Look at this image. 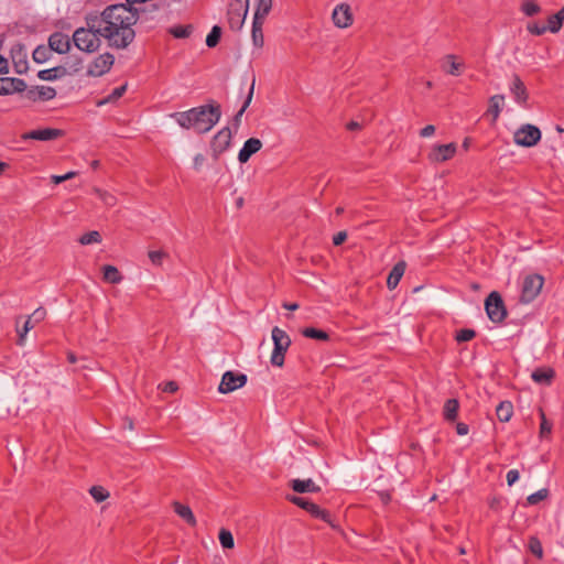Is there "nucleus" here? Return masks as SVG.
I'll list each match as a JSON object with an SVG mask.
<instances>
[{"instance_id":"nucleus-1","label":"nucleus","mask_w":564,"mask_h":564,"mask_svg":"<svg viewBox=\"0 0 564 564\" xmlns=\"http://www.w3.org/2000/svg\"><path fill=\"white\" fill-rule=\"evenodd\" d=\"M138 21V12L119 3L108 6L100 14L91 13V26L99 28L101 36L110 46L127 47L134 39L133 24Z\"/></svg>"},{"instance_id":"nucleus-2","label":"nucleus","mask_w":564,"mask_h":564,"mask_svg":"<svg viewBox=\"0 0 564 564\" xmlns=\"http://www.w3.org/2000/svg\"><path fill=\"white\" fill-rule=\"evenodd\" d=\"M183 129H193L202 134L214 128L221 117L220 105L215 100L208 104L194 107L186 111L173 112L170 115Z\"/></svg>"},{"instance_id":"nucleus-3","label":"nucleus","mask_w":564,"mask_h":564,"mask_svg":"<svg viewBox=\"0 0 564 564\" xmlns=\"http://www.w3.org/2000/svg\"><path fill=\"white\" fill-rule=\"evenodd\" d=\"M91 13L85 18L86 28H78L73 34L75 46L84 52L91 53L98 50L100 45L101 31L99 28L91 26Z\"/></svg>"},{"instance_id":"nucleus-4","label":"nucleus","mask_w":564,"mask_h":564,"mask_svg":"<svg viewBox=\"0 0 564 564\" xmlns=\"http://www.w3.org/2000/svg\"><path fill=\"white\" fill-rule=\"evenodd\" d=\"M285 499L308 512L311 517L323 520L335 530L339 529V525L334 522L330 512L326 509H322L318 505L314 503L310 499L290 494L285 496Z\"/></svg>"},{"instance_id":"nucleus-5","label":"nucleus","mask_w":564,"mask_h":564,"mask_svg":"<svg viewBox=\"0 0 564 564\" xmlns=\"http://www.w3.org/2000/svg\"><path fill=\"white\" fill-rule=\"evenodd\" d=\"M271 337L273 340V350L270 362L274 367H282L284 365L285 354L290 348L292 340L286 332L278 326L272 328Z\"/></svg>"},{"instance_id":"nucleus-6","label":"nucleus","mask_w":564,"mask_h":564,"mask_svg":"<svg viewBox=\"0 0 564 564\" xmlns=\"http://www.w3.org/2000/svg\"><path fill=\"white\" fill-rule=\"evenodd\" d=\"M485 311L488 318L495 323L500 324L507 317V308L501 294L498 291H492L485 300Z\"/></svg>"},{"instance_id":"nucleus-7","label":"nucleus","mask_w":564,"mask_h":564,"mask_svg":"<svg viewBox=\"0 0 564 564\" xmlns=\"http://www.w3.org/2000/svg\"><path fill=\"white\" fill-rule=\"evenodd\" d=\"M249 10V0H231L228 4L227 20L232 31H239Z\"/></svg>"},{"instance_id":"nucleus-8","label":"nucleus","mask_w":564,"mask_h":564,"mask_svg":"<svg viewBox=\"0 0 564 564\" xmlns=\"http://www.w3.org/2000/svg\"><path fill=\"white\" fill-rule=\"evenodd\" d=\"M544 284V278L541 274L532 273L527 275L522 282L520 301L531 303L540 294Z\"/></svg>"},{"instance_id":"nucleus-9","label":"nucleus","mask_w":564,"mask_h":564,"mask_svg":"<svg viewBox=\"0 0 564 564\" xmlns=\"http://www.w3.org/2000/svg\"><path fill=\"white\" fill-rule=\"evenodd\" d=\"M541 137V130L536 126L527 123L514 132L513 139L516 144L531 148L540 142Z\"/></svg>"},{"instance_id":"nucleus-10","label":"nucleus","mask_w":564,"mask_h":564,"mask_svg":"<svg viewBox=\"0 0 564 564\" xmlns=\"http://www.w3.org/2000/svg\"><path fill=\"white\" fill-rule=\"evenodd\" d=\"M247 375L228 370L221 377L218 391L224 394L230 393L239 388H242L247 383Z\"/></svg>"},{"instance_id":"nucleus-11","label":"nucleus","mask_w":564,"mask_h":564,"mask_svg":"<svg viewBox=\"0 0 564 564\" xmlns=\"http://www.w3.org/2000/svg\"><path fill=\"white\" fill-rule=\"evenodd\" d=\"M232 133L229 127H225L219 130L212 139L210 149L215 161L219 159V155L227 151L231 144Z\"/></svg>"},{"instance_id":"nucleus-12","label":"nucleus","mask_w":564,"mask_h":564,"mask_svg":"<svg viewBox=\"0 0 564 564\" xmlns=\"http://www.w3.org/2000/svg\"><path fill=\"white\" fill-rule=\"evenodd\" d=\"M65 135V131L56 128L31 130L21 135L22 140L52 141Z\"/></svg>"},{"instance_id":"nucleus-13","label":"nucleus","mask_w":564,"mask_h":564,"mask_svg":"<svg viewBox=\"0 0 564 564\" xmlns=\"http://www.w3.org/2000/svg\"><path fill=\"white\" fill-rule=\"evenodd\" d=\"M56 89L50 86H31L26 87L24 97L33 102L48 101L55 98Z\"/></svg>"},{"instance_id":"nucleus-14","label":"nucleus","mask_w":564,"mask_h":564,"mask_svg":"<svg viewBox=\"0 0 564 564\" xmlns=\"http://www.w3.org/2000/svg\"><path fill=\"white\" fill-rule=\"evenodd\" d=\"M457 150V145L454 142L447 144L435 145L429 153V160L432 163H442L451 160Z\"/></svg>"},{"instance_id":"nucleus-15","label":"nucleus","mask_w":564,"mask_h":564,"mask_svg":"<svg viewBox=\"0 0 564 564\" xmlns=\"http://www.w3.org/2000/svg\"><path fill=\"white\" fill-rule=\"evenodd\" d=\"M332 18L337 28L344 29L350 26L352 24V13L349 4L340 3L336 6Z\"/></svg>"},{"instance_id":"nucleus-16","label":"nucleus","mask_w":564,"mask_h":564,"mask_svg":"<svg viewBox=\"0 0 564 564\" xmlns=\"http://www.w3.org/2000/svg\"><path fill=\"white\" fill-rule=\"evenodd\" d=\"M10 57L14 70H29L28 52L23 44L17 43L12 45Z\"/></svg>"},{"instance_id":"nucleus-17","label":"nucleus","mask_w":564,"mask_h":564,"mask_svg":"<svg viewBox=\"0 0 564 564\" xmlns=\"http://www.w3.org/2000/svg\"><path fill=\"white\" fill-rule=\"evenodd\" d=\"M26 84L23 79L12 77H0V96L24 93Z\"/></svg>"},{"instance_id":"nucleus-18","label":"nucleus","mask_w":564,"mask_h":564,"mask_svg":"<svg viewBox=\"0 0 564 564\" xmlns=\"http://www.w3.org/2000/svg\"><path fill=\"white\" fill-rule=\"evenodd\" d=\"M51 48V52H56L58 54H64L68 52L70 47V40L69 37L62 33V32H54L48 37V45Z\"/></svg>"},{"instance_id":"nucleus-19","label":"nucleus","mask_w":564,"mask_h":564,"mask_svg":"<svg viewBox=\"0 0 564 564\" xmlns=\"http://www.w3.org/2000/svg\"><path fill=\"white\" fill-rule=\"evenodd\" d=\"M261 148L262 142L258 138H249L238 153L239 162L247 163Z\"/></svg>"},{"instance_id":"nucleus-20","label":"nucleus","mask_w":564,"mask_h":564,"mask_svg":"<svg viewBox=\"0 0 564 564\" xmlns=\"http://www.w3.org/2000/svg\"><path fill=\"white\" fill-rule=\"evenodd\" d=\"M290 488L296 494L319 492L322 489L311 478L292 479L289 482Z\"/></svg>"},{"instance_id":"nucleus-21","label":"nucleus","mask_w":564,"mask_h":564,"mask_svg":"<svg viewBox=\"0 0 564 564\" xmlns=\"http://www.w3.org/2000/svg\"><path fill=\"white\" fill-rule=\"evenodd\" d=\"M510 90L514 97V100L519 105H521V106L527 105L528 97H529L528 90H527L524 83L517 75H514V77H513V82L510 86Z\"/></svg>"},{"instance_id":"nucleus-22","label":"nucleus","mask_w":564,"mask_h":564,"mask_svg":"<svg viewBox=\"0 0 564 564\" xmlns=\"http://www.w3.org/2000/svg\"><path fill=\"white\" fill-rule=\"evenodd\" d=\"M555 377V371L553 368L550 367H540L536 368L532 375L531 378L534 382L540 384L550 386Z\"/></svg>"},{"instance_id":"nucleus-23","label":"nucleus","mask_w":564,"mask_h":564,"mask_svg":"<svg viewBox=\"0 0 564 564\" xmlns=\"http://www.w3.org/2000/svg\"><path fill=\"white\" fill-rule=\"evenodd\" d=\"M405 267L406 265L404 261H399L398 263L394 264L387 279V286L389 290H393L397 288L401 278L404 274Z\"/></svg>"},{"instance_id":"nucleus-24","label":"nucleus","mask_w":564,"mask_h":564,"mask_svg":"<svg viewBox=\"0 0 564 564\" xmlns=\"http://www.w3.org/2000/svg\"><path fill=\"white\" fill-rule=\"evenodd\" d=\"M173 509H174V512L180 518H182L187 524H189L191 527L196 525V518H195L192 509L188 506L183 505L178 501H174Z\"/></svg>"},{"instance_id":"nucleus-25","label":"nucleus","mask_w":564,"mask_h":564,"mask_svg":"<svg viewBox=\"0 0 564 564\" xmlns=\"http://www.w3.org/2000/svg\"><path fill=\"white\" fill-rule=\"evenodd\" d=\"M503 100H505V96L503 95H495L492 97H490L489 99V106H488V109L486 111V115L489 116L491 115L492 116V119H491V123H496L499 115H500V111H501V106L503 104Z\"/></svg>"},{"instance_id":"nucleus-26","label":"nucleus","mask_w":564,"mask_h":564,"mask_svg":"<svg viewBox=\"0 0 564 564\" xmlns=\"http://www.w3.org/2000/svg\"><path fill=\"white\" fill-rule=\"evenodd\" d=\"M459 402L457 399H448L446 400L443 408L444 419L448 422L456 421L458 416Z\"/></svg>"},{"instance_id":"nucleus-27","label":"nucleus","mask_w":564,"mask_h":564,"mask_svg":"<svg viewBox=\"0 0 564 564\" xmlns=\"http://www.w3.org/2000/svg\"><path fill=\"white\" fill-rule=\"evenodd\" d=\"M126 90H127V83L119 87H116L108 96L97 99L95 104L97 107H101L107 104H115L119 98H121L123 96Z\"/></svg>"},{"instance_id":"nucleus-28","label":"nucleus","mask_w":564,"mask_h":564,"mask_svg":"<svg viewBox=\"0 0 564 564\" xmlns=\"http://www.w3.org/2000/svg\"><path fill=\"white\" fill-rule=\"evenodd\" d=\"M104 280L111 284H118L123 280L122 274L117 267L105 264L102 267Z\"/></svg>"},{"instance_id":"nucleus-29","label":"nucleus","mask_w":564,"mask_h":564,"mask_svg":"<svg viewBox=\"0 0 564 564\" xmlns=\"http://www.w3.org/2000/svg\"><path fill=\"white\" fill-rule=\"evenodd\" d=\"M254 77L252 78V83L250 85V88H249V93H248V96L242 105V107L240 108V110L234 116L232 120H231V124L234 126L235 130H237L240 126V121H241V117L243 115V112L246 111V109L249 107L251 100H252V96H253V89H254Z\"/></svg>"},{"instance_id":"nucleus-30","label":"nucleus","mask_w":564,"mask_h":564,"mask_svg":"<svg viewBox=\"0 0 564 564\" xmlns=\"http://www.w3.org/2000/svg\"><path fill=\"white\" fill-rule=\"evenodd\" d=\"M496 414L500 422H508L513 414V405L510 401H501L496 408Z\"/></svg>"},{"instance_id":"nucleus-31","label":"nucleus","mask_w":564,"mask_h":564,"mask_svg":"<svg viewBox=\"0 0 564 564\" xmlns=\"http://www.w3.org/2000/svg\"><path fill=\"white\" fill-rule=\"evenodd\" d=\"M301 334L306 338L318 341H328L330 338L327 332L315 327H305L301 330Z\"/></svg>"},{"instance_id":"nucleus-32","label":"nucleus","mask_w":564,"mask_h":564,"mask_svg":"<svg viewBox=\"0 0 564 564\" xmlns=\"http://www.w3.org/2000/svg\"><path fill=\"white\" fill-rule=\"evenodd\" d=\"M564 21V7L547 19V31L556 33L561 30Z\"/></svg>"},{"instance_id":"nucleus-33","label":"nucleus","mask_w":564,"mask_h":564,"mask_svg":"<svg viewBox=\"0 0 564 564\" xmlns=\"http://www.w3.org/2000/svg\"><path fill=\"white\" fill-rule=\"evenodd\" d=\"M273 0H258L253 19L264 21L272 9Z\"/></svg>"},{"instance_id":"nucleus-34","label":"nucleus","mask_w":564,"mask_h":564,"mask_svg":"<svg viewBox=\"0 0 564 564\" xmlns=\"http://www.w3.org/2000/svg\"><path fill=\"white\" fill-rule=\"evenodd\" d=\"M115 56L110 53L100 54L95 58L94 65L100 70H109L113 65Z\"/></svg>"},{"instance_id":"nucleus-35","label":"nucleus","mask_w":564,"mask_h":564,"mask_svg":"<svg viewBox=\"0 0 564 564\" xmlns=\"http://www.w3.org/2000/svg\"><path fill=\"white\" fill-rule=\"evenodd\" d=\"M264 21L256 20L252 21V41L256 46H262L263 45V26Z\"/></svg>"},{"instance_id":"nucleus-36","label":"nucleus","mask_w":564,"mask_h":564,"mask_svg":"<svg viewBox=\"0 0 564 564\" xmlns=\"http://www.w3.org/2000/svg\"><path fill=\"white\" fill-rule=\"evenodd\" d=\"M52 56L51 48L46 45H39L32 54L33 61L37 64H42L50 59Z\"/></svg>"},{"instance_id":"nucleus-37","label":"nucleus","mask_w":564,"mask_h":564,"mask_svg":"<svg viewBox=\"0 0 564 564\" xmlns=\"http://www.w3.org/2000/svg\"><path fill=\"white\" fill-rule=\"evenodd\" d=\"M194 31V28L192 24L186 25H175L170 29V33L176 37V39H186Z\"/></svg>"},{"instance_id":"nucleus-38","label":"nucleus","mask_w":564,"mask_h":564,"mask_svg":"<svg viewBox=\"0 0 564 564\" xmlns=\"http://www.w3.org/2000/svg\"><path fill=\"white\" fill-rule=\"evenodd\" d=\"M218 539L224 549H232L235 546L232 533L225 528L220 529Z\"/></svg>"},{"instance_id":"nucleus-39","label":"nucleus","mask_w":564,"mask_h":564,"mask_svg":"<svg viewBox=\"0 0 564 564\" xmlns=\"http://www.w3.org/2000/svg\"><path fill=\"white\" fill-rule=\"evenodd\" d=\"M78 242L83 246L90 245V243H99L101 242V235L97 230L88 231L84 235H82L78 239Z\"/></svg>"},{"instance_id":"nucleus-40","label":"nucleus","mask_w":564,"mask_h":564,"mask_svg":"<svg viewBox=\"0 0 564 564\" xmlns=\"http://www.w3.org/2000/svg\"><path fill=\"white\" fill-rule=\"evenodd\" d=\"M220 37H221V28L218 25H214L206 37V45L208 47H215L219 43Z\"/></svg>"},{"instance_id":"nucleus-41","label":"nucleus","mask_w":564,"mask_h":564,"mask_svg":"<svg viewBox=\"0 0 564 564\" xmlns=\"http://www.w3.org/2000/svg\"><path fill=\"white\" fill-rule=\"evenodd\" d=\"M528 547H529V551L538 558L543 557L542 543L538 536H530L529 542H528Z\"/></svg>"},{"instance_id":"nucleus-42","label":"nucleus","mask_w":564,"mask_h":564,"mask_svg":"<svg viewBox=\"0 0 564 564\" xmlns=\"http://www.w3.org/2000/svg\"><path fill=\"white\" fill-rule=\"evenodd\" d=\"M462 66V63L457 61V57L455 55H446L442 59L441 67L443 70H458V68Z\"/></svg>"},{"instance_id":"nucleus-43","label":"nucleus","mask_w":564,"mask_h":564,"mask_svg":"<svg viewBox=\"0 0 564 564\" xmlns=\"http://www.w3.org/2000/svg\"><path fill=\"white\" fill-rule=\"evenodd\" d=\"M540 437L545 438L551 434L553 424L546 419L545 413L542 409H540Z\"/></svg>"},{"instance_id":"nucleus-44","label":"nucleus","mask_w":564,"mask_h":564,"mask_svg":"<svg viewBox=\"0 0 564 564\" xmlns=\"http://www.w3.org/2000/svg\"><path fill=\"white\" fill-rule=\"evenodd\" d=\"M549 495H550L549 489L542 488V489L538 490L536 492L529 495L527 498V503L530 506L536 505L540 501L546 499L549 497Z\"/></svg>"},{"instance_id":"nucleus-45","label":"nucleus","mask_w":564,"mask_h":564,"mask_svg":"<svg viewBox=\"0 0 564 564\" xmlns=\"http://www.w3.org/2000/svg\"><path fill=\"white\" fill-rule=\"evenodd\" d=\"M89 494L96 502H102L109 497V492L102 486H93Z\"/></svg>"},{"instance_id":"nucleus-46","label":"nucleus","mask_w":564,"mask_h":564,"mask_svg":"<svg viewBox=\"0 0 564 564\" xmlns=\"http://www.w3.org/2000/svg\"><path fill=\"white\" fill-rule=\"evenodd\" d=\"M34 325L35 324L32 322V319H30L28 317V319L24 322L22 328L17 327V333L19 336L18 341H17L18 345L24 344L26 334L29 333V330H31L34 327Z\"/></svg>"},{"instance_id":"nucleus-47","label":"nucleus","mask_w":564,"mask_h":564,"mask_svg":"<svg viewBox=\"0 0 564 564\" xmlns=\"http://www.w3.org/2000/svg\"><path fill=\"white\" fill-rule=\"evenodd\" d=\"M476 337V332L471 328H463L456 333L455 339L458 343L469 341Z\"/></svg>"},{"instance_id":"nucleus-48","label":"nucleus","mask_w":564,"mask_h":564,"mask_svg":"<svg viewBox=\"0 0 564 564\" xmlns=\"http://www.w3.org/2000/svg\"><path fill=\"white\" fill-rule=\"evenodd\" d=\"M522 11L525 15L533 17L541 11V8L533 1H527L522 4Z\"/></svg>"},{"instance_id":"nucleus-49","label":"nucleus","mask_w":564,"mask_h":564,"mask_svg":"<svg viewBox=\"0 0 564 564\" xmlns=\"http://www.w3.org/2000/svg\"><path fill=\"white\" fill-rule=\"evenodd\" d=\"M148 256L153 264L160 265L162 263L163 259L167 257V253L162 250H154V251H149Z\"/></svg>"},{"instance_id":"nucleus-50","label":"nucleus","mask_w":564,"mask_h":564,"mask_svg":"<svg viewBox=\"0 0 564 564\" xmlns=\"http://www.w3.org/2000/svg\"><path fill=\"white\" fill-rule=\"evenodd\" d=\"M527 29L531 34L534 35H542L547 31L546 25L540 24L538 22L528 23Z\"/></svg>"},{"instance_id":"nucleus-51","label":"nucleus","mask_w":564,"mask_h":564,"mask_svg":"<svg viewBox=\"0 0 564 564\" xmlns=\"http://www.w3.org/2000/svg\"><path fill=\"white\" fill-rule=\"evenodd\" d=\"M45 316H46L45 308L39 307L29 316V318L32 319V322L34 324H36V323H40L41 321H43L45 318Z\"/></svg>"},{"instance_id":"nucleus-52","label":"nucleus","mask_w":564,"mask_h":564,"mask_svg":"<svg viewBox=\"0 0 564 564\" xmlns=\"http://www.w3.org/2000/svg\"><path fill=\"white\" fill-rule=\"evenodd\" d=\"M67 73H37V77L43 80H56Z\"/></svg>"},{"instance_id":"nucleus-53","label":"nucleus","mask_w":564,"mask_h":564,"mask_svg":"<svg viewBox=\"0 0 564 564\" xmlns=\"http://www.w3.org/2000/svg\"><path fill=\"white\" fill-rule=\"evenodd\" d=\"M347 239V232L346 231H338L333 237V245L338 247L341 246Z\"/></svg>"},{"instance_id":"nucleus-54","label":"nucleus","mask_w":564,"mask_h":564,"mask_svg":"<svg viewBox=\"0 0 564 564\" xmlns=\"http://www.w3.org/2000/svg\"><path fill=\"white\" fill-rule=\"evenodd\" d=\"M205 161H206V158H205L204 154H202V153L196 154L194 156V162H193L194 170L200 171V169L203 167Z\"/></svg>"},{"instance_id":"nucleus-55","label":"nucleus","mask_w":564,"mask_h":564,"mask_svg":"<svg viewBox=\"0 0 564 564\" xmlns=\"http://www.w3.org/2000/svg\"><path fill=\"white\" fill-rule=\"evenodd\" d=\"M519 477H520L519 470L510 469L507 473V482H508V485L512 486L514 482L518 481Z\"/></svg>"},{"instance_id":"nucleus-56","label":"nucleus","mask_w":564,"mask_h":564,"mask_svg":"<svg viewBox=\"0 0 564 564\" xmlns=\"http://www.w3.org/2000/svg\"><path fill=\"white\" fill-rule=\"evenodd\" d=\"M502 498L501 497H492L490 500H489V507L490 509L492 510H500L502 508Z\"/></svg>"},{"instance_id":"nucleus-57","label":"nucleus","mask_w":564,"mask_h":564,"mask_svg":"<svg viewBox=\"0 0 564 564\" xmlns=\"http://www.w3.org/2000/svg\"><path fill=\"white\" fill-rule=\"evenodd\" d=\"M435 132V127L433 124H427L420 131V137L427 138L433 135Z\"/></svg>"},{"instance_id":"nucleus-58","label":"nucleus","mask_w":564,"mask_h":564,"mask_svg":"<svg viewBox=\"0 0 564 564\" xmlns=\"http://www.w3.org/2000/svg\"><path fill=\"white\" fill-rule=\"evenodd\" d=\"M456 432H457L458 435L463 436V435L468 434L469 427H468V425L466 423L458 422L456 424Z\"/></svg>"},{"instance_id":"nucleus-59","label":"nucleus","mask_w":564,"mask_h":564,"mask_svg":"<svg viewBox=\"0 0 564 564\" xmlns=\"http://www.w3.org/2000/svg\"><path fill=\"white\" fill-rule=\"evenodd\" d=\"M178 389V386L175 381H169L166 382L165 387H164V391L165 392H175L176 390Z\"/></svg>"},{"instance_id":"nucleus-60","label":"nucleus","mask_w":564,"mask_h":564,"mask_svg":"<svg viewBox=\"0 0 564 564\" xmlns=\"http://www.w3.org/2000/svg\"><path fill=\"white\" fill-rule=\"evenodd\" d=\"M346 128L349 131H357L361 129V124L357 121L351 120L346 124Z\"/></svg>"},{"instance_id":"nucleus-61","label":"nucleus","mask_w":564,"mask_h":564,"mask_svg":"<svg viewBox=\"0 0 564 564\" xmlns=\"http://www.w3.org/2000/svg\"><path fill=\"white\" fill-rule=\"evenodd\" d=\"M282 307L288 310V311H296L300 307V305L297 303H295V302L294 303L284 302L282 304Z\"/></svg>"},{"instance_id":"nucleus-62","label":"nucleus","mask_w":564,"mask_h":564,"mask_svg":"<svg viewBox=\"0 0 564 564\" xmlns=\"http://www.w3.org/2000/svg\"><path fill=\"white\" fill-rule=\"evenodd\" d=\"M101 197H102L104 202L108 205H112L115 202V197L110 194H105Z\"/></svg>"},{"instance_id":"nucleus-63","label":"nucleus","mask_w":564,"mask_h":564,"mask_svg":"<svg viewBox=\"0 0 564 564\" xmlns=\"http://www.w3.org/2000/svg\"><path fill=\"white\" fill-rule=\"evenodd\" d=\"M52 182L54 184H61V183L65 182L64 175H53L52 176Z\"/></svg>"},{"instance_id":"nucleus-64","label":"nucleus","mask_w":564,"mask_h":564,"mask_svg":"<svg viewBox=\"0 0 564 564\" xmlns=\"http://www.w3.org/2000/svg\"><path fill=\"white\" fill-rule=\"evenodd\" d=\"M67 360L70 364H75L77 361V357L74 352L69 351L67 352Z\"/></svg>"}]
</instances>
